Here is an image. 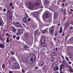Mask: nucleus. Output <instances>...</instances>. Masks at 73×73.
Here are the masks:
<instances>
[{"instance_id":"1","label":"nucleus","mask_w":73,"mask_h":73,"mask_svg":"<svg viewBox=\"0 0 73 73\" xmlns=\"http://www.w3.org/2000/svg\"><path fill=\"white\" fill-rule=\"evenodd\" d=\"M20 67L19 64L17 63H14L12 67V69H19Z\"/></svg>"},{"instance_id":"2","label":"nucleus","mask_w":73,"mask_h":73,"mask_svg":"<svg viewBox=\"0 0 73 73\" xmlns=\"http://www.w3.org/2000/svg\"><path fill=\"white\" fill-rule=\"evenodd\" d=\"M27 4L29 5V7L31 9H33L34 8V5L32 4V2L30 1L28 2Z\"/></svg>"},{"instance_id":"3","label":"nucleus","mask_w":73,"mask_h":73,"mask_svg":"<svg viewBox=\"0 0 73 73\" xmlns=\"http://www.w3.org/2000/svg\"><path fill=\"white\" fill-rule=\"evenodd\" d=\"M42 17L44 18H49V19H52V16H50V15H49L48 13H46L45 15H43L42 16Z\"/></svg>"},{"instance_id":"4","label":"nucleus","mask_w":73,"mask_h":73,"mask_svg":"<svg viewBox=\"0 0 73 73\" xmlns=\"http://www.w3.org/2000/svg\"><path fill=\"white\" fill-rule=\"evenodd\" d=\"M54 33V26H52L50 29V33L51 35Z\"/></svg>"},{"instance_id":"5","label":"nucleus","mask_w":73,"mask_h":73,"mask_svg":"<svg viewBox=\"0 0 73 73\" xmlns=\"http://www.w3.org/2000/svg\"><path fill=\"white\" fill-rule=\"evenodd\" d=\"M34 16L35 18L36 19H39V16H38V14L37 12H35L34 13Z\"/></svg>"},{"instance_id":"6","label":"nucleus","mask_w":73,"mask_h":73,"mask_svg":"<svg viewBox=\"0 0 73 73\" xmlns=\"http://www.w3.org/2000/svg\"><path fill=\"white\" fill-rule=\"evenodd\" d=\"M60 71H61L62 70V69L65 68V65L64 64H62L60 66Z\"/></svg>"},{"instance_id":"7","label":"nucleus","mask_w":73,"mask_h":73,"mask_svg":"<svg viewBox=\"0 0 73 73\" xmlns=\"http://www.w3.org/2000/svg\"><path fill=\"white\" fill-rule=\"evenodd\" d=\"M11 29L13 32H16L17 30L15 28V27L13 26L11 27Z\"/></svg>"},{"instance_id":"8","label":"nucleus","mask_w":73,"mask_h":73,"mask_svg":"<svg viewBox=\"0 0 73 73\" xmlns=\"http://www.w3.org/2000/svg\"><path fill=\"white\" fill-rule=\"evenodd\" d=\"M29 36V33L28 32H26L24 34V36L25 38H27Z\"/></svg>"},{"instance_id":"9","label":"nucleus","mask_w":73,"mask_h":73,"mask_svg":"<svg viewBox=\"0 0 73 73\" xmlns=\"http://www.w3.org/2000/svg\"><path fill=\"white\" fill-rule=\"evenodd\" d=\"M4 24V23L2 19H0V26H2Z\"/></svg>"},{"instance_id":"10","label":"nucleus","mask_w":73,"mask_h":73,"mask_svg":"<svg viewBox=\"0 0 73 73\" xmlns=\"http://www.w3.org/2000/svg\"><path fill=\"white\" fill-rule=\"evenodd\" d=\"M11 11V9H9L7 11V13L9 14V15H12V13L10 12Z\"/></svg>"},{"instance_id":"11","label":"nucleus","mask_w":73,"mask_h":73,"mask_svg":"<svg viewBox=\"0 0 73 73\" xmlns=\"http://www.w3.org/2000/svg\"><path fill=\"white\" fill-rule=\"evenodd\" d=\"M57 62H55L54 63L53 66V68H58V67H57Z\"/></svg>"},{"instance_id":"12","label":"nucleus","mask_w":73,"mask_h":73,"mask_svg":"<svg viewBox=\"0 0 73 73\" xmlns=\"http://www.w3.org/2000/svg\"><path fill=\"white\" fill-rule=\"evenodd\" d=\"M57 15H58V13L57 12H55L54 13V18L55 19H57Z\"/></svg>"},{"instance_id":"13","label":"nucleus","mask_w":73,"mask_h":73,"mask_svg":"<svg viewBox=\"0 0 73 73\" xmlns=\"http://www.w3.org/2000/svg\"><path fill=\"white\" fill-rule=\"evenodd\" d=\"M44 64V62H41L39 63V65L40 66H43Z\"/></svg>"},{"instance_id":"14","label":"nucleus","mask_w":73,"mask_h":73,"mask_svg":"<svg viewBox=\"0 0 73 73\" xmlns=\"http://www.w3.org/2000/svg\"><path fill=\"white\" fill-rule=\"evenodd\" d=\"M35 5H36V7H38L40 5V3L38 2H36L34 4Z\"/></svg>"},{"instance_id":"15","label":"nucleus","mask_w":73,"mask_h":73,"mask_svg":"<svg viewBox=\"0 0 73 73\" xmlns=\"http://www.w3.org/2000/svg\"><path fill=\"white\" fill-rule=\"evenodd\" d=\"M46 45L47 44L46 43H42L41 44L42 46L43 47H45L46 46Z\"/></svg>"},{"instance_id":"16","label":"nucleus","mask_w":73,"mask_h":73,"mask_svg":"<svg viewBox=\"0 0 73 73\" xmlns=\"http://www.w3.org/2000/svg\"><path fill=\"white\" fill-rule=\"evenodd\" d=\"M19 22H17L15 23V26L16 27H18V26L19 25Z\"/></svg>"},{"instance_id":"17","label":"nucleus","mask_w":73,"mask_h":73,"mask_svg":"<svg viewBox=\"0 0 73 73\" xmlns=\"http://www.w3.org/2000/svg\"><path fill=\"white\" fill-rule=\"evenodd\" d=\"M0 45L1 48H2V49H4V47H5V46H4V45L3 44H0Z\"/></svg>"},{"instance_id":"18","label":"nucleus","mask_w":73,"mask_h":73,"mask_svg":"<svg viewBox=\"0 0 73 73\" xmlns=\"http://www.w3.org/2000/svg\"><path fill=\"white\" fill-rule=\"evenodd\" d=\"M58 67H54L53 70H54V71H56V70H58Z\"/></svg>"},{"instance_id":"19","label":"nucleus","mask_w":73,"mask_h":73,"mask_svg":"<svg viewBox=\"0 0 73 73\" xmlns=\"http://www.w3.org/2000/svg\"><path fill=\"white\" fill-rule=\"evenodd\" d=\"M18 32V33H19V35L22 34V33H23V31L21 30H19Z\"/></svg>"},{"instance_id":"20","label":"nucleus","mask_w":73,"mask_h":73,"mask_svg":"<svg viewBox=\"0 0 73 73\" xmlns=\"http://www.w3.org/2000/svg\"><path fill=\"white\" fill-rule=\"evenodd\" d=\"M66 68H69V69H72V68L69 65H67L66 66Z\"/></svg>"},{"instance_id":"21","label":"nucleus","mask_w":73,"mask_h":73,"mask_svg":"<svg viewBox=\"0 0 73 73\" xmlns=\"http://www.w3.org/2000/svg\"><path fill=\"white\" fill-rule=\"evenodd\" d=\"M41 41L42 43H44V42H45V39L43 38L41 39Z\"/></svg>"},{"instance_id":"22","label":"nucleus","mask_w":73,"mask_h":73,"mask_svg":"<svg viewBox=\"0 0 73 73\" xmlns=\"http://www.w3.org/2000/svg\"><path fill=\"white\" fill-rule=\"evenodd\" d=\"M63 13L65 15H66V9H64L63 10Z\"/></svg>"},{"instance_id":"23","label":"nucleus","mask_w":73,"mask_h":73,"mask_svg":"<svg viewBox=\"0 0 73 73\" xmlns=\"http://www.w3.org/2000/svg\"><path fill=\"white\" fill-rule=\"evenodd\" d=\"M25 17L24 19H27L28 18V15L27 13H25Z\"/></svg>"},{"instance_id":"24","label":"nucleus","mask_w":73,"mask_h":73,"mask_svg":"<svg viewBox=\"0 0 73 73\" xmlns=\"http://www.w3.org/2000/svg\"><path fill=\"white\" fill-rule=\"evenodd\" d=\"M38 33H37V31H35L34 32V35L35 36H37Z\"/></svg>"},{"instance_id":"25","label":"nucleus","mask_w":73,"mask_h":73,"mask_svg":"<svg viewBox=\"0 0 73 73\" xmlns=\"http://www.w3.org/2000/svg\"><path fill=\"white\" fill-rule=\"evenodd\" d=\"M51 55L52 56H56V54L54 52H52L51 53Z\"/></svg>"},{"instance_id":"26","label":"nucleus","mask_w":73,"mask_h":73,"mask_svg":"<svg viewBox=\"0 0 73 73\" xmlns=\"http://www.w3.org/2000/svg\"><path fill=\"white\" fill-rule=\"evenodd\" d=\"M68 25H69V24H68L67 23H66V25H65V28L66 29V28L67 27H68Z\"/></svg>"},{"instance_id":"27","label":"nucleus","mask_w":73,"mask_h":73,"mask_svg":"<svg viewBox=\"0 0 73 73\" xmlns=\"http://www.w3.org/2000/svg\"><path fill=\"white\" fill-rule=\"evenodd\" d=\"M62 27H60V30L59 33H61V32H62Z\"/></svg>"},{"instance_id":"28","label":"nucleus","mask_w":73,"mask_h":73,"mask_svg":"<svg viewBox=\"0 0 73 73\" xmlns=\"http://www.w3.org/2000/svg\"><path fill=\"white\" fill-rule=\"evenodd\" d=\"M18 28H23V27L21 25L19 24V25L18 26Z\"/></svg>"},{"instance_id":"29","label":"nucleus","mask_w":73,"mask_h":73,"mask_svg":"<svg viewBox=\"0 0 73 73\" xmlns=\"http://www.w3.org/2000/svg\"><path fill=\"white\" fill-rule=\"evenodd\" d=\"M23 21L24 22V23H27V19H23Z\"/></svg>"},{"instance_id":"30","label":"nucleus","mask_w":73,"mask_h":73,"mask_svg":"<svg viewBox=\"0 0 73 73\" xmlns=\"http://www.w3.org/2000/svg\"><path fill=\"white\" fill-rule=\"evenodd\" d=\"M6 36L7 37H9L10 36V35L8 33H7L6 34Z\"/></svg>"},{"instance_id":"31","label":"nucleus","mask_w":73,"mask_h":73,"mask_svg":"<svg viewBox=\"0 0 73 73\" xmlns=\"http://www.w3.org/2000/svg\"><path fill=\"white\" fill-rule=\"evenodd\" d=\"M53 60H54V58L53 57L50 58V60H51V61H53Z\"/></svg>"},{"instance_id":"32","label":"nucleus","mask_w":73,"mask_h":73,"mask_svg":"<svg viewBox=\"0 0 73 73\" xmlns=\"http://www.w3.org/2000/svg\"><path fill=\"white\" fill-rule=\"evenodd\" d=\"M46 32V30H44L42 31L43 33H45Z\"/></svg>"},{"instance_id":"33","label":"nucleus","mask_w":73,"mask_h":73,"mask_svg":"<svg viewBox=\"0 0 73 73\" xmlns=\"http://www.w3.org/2000/svg\"><path fill=\"white\" fill-rule=\"evenodd\" d=\"M69 30H72V29H73V28L72 27H70L69 28Z\"/></svg>"},{"instance_id":"34","label":"nucleus","mask_w":73,"mask_h":73,"mask_svg":"<svg viewBox=\"0 0 73 73\" xmlns=\"http://www.w3.org/2000/svg\"><path fill=\"white\" fill-rule=\"evenodd\" d=\"M66 59L67 61L69 60V58H68L67 57H66Z\"/></svg>"},{"instance_id":"35","label":"nucleus","mask_w":73,"mask_h":73,"mask_svg":"<svg viewBox=\"0 0 73 73\" xmlns=\"http://www.w3.org/2000/svg\"><path fill=\"white\" fill-rule=\"evenodd\" d=\"M6 39H7V40H6L7 42H9V39L8 38H6Z\"/></svg>"},{"instance_id":"36","label":"nucleus","mask_w":73,"mask_h":73,"mask_svg":"<svg viewBox=\"0 0 73 73\" xmlns=\"http://www.w3.org/2000/svg\"><path fill=\"white\" fill-rule=\"evenodd\" d=\"M12 14L11 15H9V19H12Z\"/></svg>"},{"instance_id":"37","label":"nucleus","mask_w":73,"mask_h":73,"mask_svg":"<svg viewBox=\"0 0 73 73\" xmlns=\"http://www.w3.org/2000/svg\"><path fill=\"white\" fill-rule=\"evenodd\" d=\"M72 70H73V69H72H72H69V71L71 72H73V71Z\"/></svg>"},{"instance_id":"38","label":"nucleus","mask_w":73,"mask_h":73,"mask_svg":"<svg viewBox=\"0 0 73 73\" xmlns=\"http://www.w3.org/2000/svg\"><path fill=\"white\" fill-rule=\"evenodd\" d=\"M70 41L71 42L73 43V37H72L70 40Z\"/></svg>"},{"instance_id":"39","label":"nucleus","mask_w":73,"mask_h":73,"mask_svg":"<svg viewBox=\"0 0 73 73\" xmlns=\"http://www.w3.org/2000/svg\"><path fill=\"white\" fill-rule=\"evenodd\" d=\"M28 61L29 63H31V60H30V59H29Z\"/></svg>"},{"instance_id":"40","label":"nucleus","mask_w":73,"mask_h":73,"mask_svg":"<svg viewBox=\"0 0 73 73\" xmlns=\"http://www.w3.org/2000/svg\"><path fill=\"white\" fill-rule=\"evenodd\" d=\"M11 54H12L13 55V54H15V52H12L11 53Z\"/></svg>"},{"instance_id":"41","label":"nucleus","mask_w":73,"mask_h":73,"mask_svg":"<svg viewBox=\"0 0 73 73\" xmlns=\"http://www.w3.org/2000/svg\"><path fill=\"white\" fill-rule=\"evenodd\" d=\"M66 0H61V3H64Z\"/></svg>"},{"instance_id":"42","label":"nucleus","mask_w":73,"mask_h":73,"mask_svg":"<svg viewBox=\"0 0 73 73\" xmlns=\"http://www.w3.org/2000/svg\"><path fill=\"white\" fill-rule=\"evenodd\" d=\"M55 36H57V32H55L54 34Z\"/></svg>"},{"instance_id":"43","label":"nucleus","mask_w":73,"mask_h":73,"mask_svg":"<svg viewBox=\"0 0 73 73\" xmlns=\"http://www.w3.org/2000/svg\"><path fill=\"white\" fill-rule=\"evenodd\" d=\"M5 66V65L4 64H3L2 65V68H4V67Z\"/></svg>"},{"instance_id":"44","label":"nucleus","mask_w":73,"mask_h":73,"mask_svg":"<svg viewBox=\"0 0 73 73\" xmlns=\"http://www.w3.org/2000/svg\"><path fill=\"white\" fill-rule=\"evenodd\" d=\"M24 48H28V46L26 45H25L24 46Z\"/></svg>"},{"instance_id":"45","label":"nucleus","mask_w":73,"mask_h":73,"mask_svg":"<svg viewBox=\"0 0 73 73\" xmlns=\"http://www.w3.org/2000/svg\"><path fill=\"white\" fill-rule=\"evenodd\" d=\"M68 64H72V62H70V61H69L68 62Z\"/></svg>"},{"instance_id":"46","label":"nucleus","mask_w":73,"mask_h":73,"mask_svg":"<svg viewBox=\"0 0 73 73\" xmlns=\"http://www.w3.org/2000/svg\"><path fill=\"white\" fill-rule=\"evenodd\" d=\"M17 40H19V39H20V37L18 36L16 38Z\"/></svg>"},{"instance_id":"47","label":"nucleus","mask_w":73,"mask_h":73,"mask_svg":"<svg viewBox=\"0 0 73 73\" xmlns=\"http://www.w3.org/2000/svg\"><path fill=\"white\" fill-rule=\"evenodd\" d=\"M62 62L63 64H66V61H63Z\"/></svg>"},{"instance_id":"48","label":"nucleus","mask_w":73,"mask_h":73,"mask_svg":"<svg viewBox=\"0 0 73 73\" xmlns=\"http://www.w3.org/2000/svg\"><path fill=\"white\" fill-rule=\"evenodd\" d=\"M13 3H10L9 4L10 6H12V5Z\"/></svg>"},{"instance_id":"49","label":"nucleus","mask_w":73,"mask_h":73,"mask_svg":"<svg viewBox=\"0 0 73 73\" xmlns=\"http://www.w3.org/2000/svg\"><path fill=\"white\" fill-rule=\"evenodd\" d=\"M22 24L23 27H25V24H24L23 23H22Z\"/></svg>"},{"instance_id":"50","label":"nucleus","mask_w":73,"mask_h":73,"mask_svg":"<svg viewBox=\"0 0 73 73\" xmlns=\"http://www.w3.org/2000/svg\"><path fill=\"white\" fill-rule=\"evenodd\" d=\"M10 21V19H7V21H8L9 22Z\"/></svg>"},{"instance_id":"51","label":"nucleus","mask_w":73,"mask_h":73,"mask_svg":"<svg viewBox=\"0 0 73 73\" xmlns=\"http://www.w3.org/2000/svg\"><path fill=\"white\" fill-rule=\"evenodd\" d=\"M28 21H30L31 20V19H27Z\"/></svg>"},{"instance_id":"52","label":"nucleus","mask_w":73,"mask_h":73,"mask_svg":"<svg viewBox=\"0 0 73 73\" xmlns=\"http://www.w3.org/2000/svg\"><path fill=\"white\" fill-rule=\"evenodd\" d=\"M15 37H16V35H14L13 36V38H15Z\"/></svg>"},{"instance_id":"53","label":"nucleus","mask_w":73,"mask_h":73,"mask_svg":"<svg viewBox=\"0 0 73 73\" xmlns=\"http://www.w3.org/2000/svg\"><path fill=\"white\" fill-rule=\"evenodd\" d=\"M3 11L4 12H6V9H4L3 10Z\"/></svg>"},{"instance_id":"54","label":"nucleus","mask_w":73,"mask_h":73,"mask_svg":"<svg viewBox=\"0 0 73 73\" xmlns=\"http://www.w3.org/2000/svg\"><path fill=\"white\" fill-rule=\"evenodd\" d=\"M22 72L23 73H24V72H25V71H24V70H23V69H22Z\"/></svg>"},{"instance_id":"55","label":"nucleus","mask_w":73,"mask_h":73,"mask_svg":"<svg viewBox=\"0 0 73 73\" xmlns=\"http://www.w3.org/2000/svg\"><path fill=\"white\" fill-rule=\"evenodd\" d=\"M9 73H13V71H10L9 72Z\"/></svg>"},{"instance_id":"56","label":"nucleus","mask_w":73,"mask_h":73,"mask_svg":"<svg viewBox=\"0 0 73 73\" xmlns=\"http://www.w3.org/2000/svg\"><path fill=\"white\" fill-rule=\"evenodd\" d=\"M53 73H59L57 72H54Z\"/></svg>"},{"instance_id":"57","label":"nucleus","mask_w":73,"mask_h":73,"mask_svg":"<svg viewBox=\"0 0 73 73\" xmlns=\"http://www.w3.org/2000/svg\"><path fill=\"white\" fill-rule=\"evenodd\" d=\"M19 32H18V33L17 34V36H18V35H19Z\"/></svg>"},{"instance_id":"58","label":"nucleus","mask_w":73,"mask_h":73,"mask_svg":"<svg viewBox=\"0 0 73 73\" xmlns=\"http://www.w3.org/2000/svg\"><path fill=\"white\" fill-rule=\"evenodd\" d=\"M43 7H44L43 6H42L40 7V8H43Z\"/></svg>"},{"instance_id":"59","label":"nucleus","mask_w":73,"mask_h":73,"mask_svg":"<svg viewBox=\"0 0 73 73\" xmlns=\"http://www.w3.org/2000/svg\"><path fill=\"white\" fill-rule=\"evenodd\" d=\"M62 5H63V7H64V3H62Z\"/></svg>"},{"instance_id":"60","label":"nucleus","mask_w":73,"mask_h":73,"mask_svg":"<svg viewBox=\"0 0 73 73\" xmlns=\"http://www.w3.org/2000/svg\"><path fill=\"white\" fill-rule=\"evenodd\" d=\"M68 38V37H66V38H65V40H67V38Z\"/></svg>"},{"instance_id":"61","label":"nucleus","mask_w":73,"mask_h":73,"mask_svg":"<svg viewBox=\"0 0 73 73\" xmlns=\"http://www.w3.org/2000/svg\"><path fill=\"white\" fill-rule=\"evenodd\" d=\"M70 11H71L72 12H73V10L72 9H71L70 10Z\"/></svg>"},{"instance_id":"62","label":"nucleus","mask_w":73,"mask_h":73,"mask_svg":"<svg viewBox=\"0 0 73 73\" xmlns=\"http://www.w3.org/2000/svg\"><path fill=\"white\" fill-rule=\"evenodd\" d=\"M57 42H60V40H57Z\"/></svg>"},{"instance_id":"63","label":"nucleus","mask_w":73,"mask_h":73,"mask_svg":"<svg viewBox=\"0 0 73 73\" xmlns=\"http://www.w3.org/2000/svg\"><path fill=\"white\" fill-rule=\"evenodd\" d=\"M15 8V7H14V6H13V7L12 8V9H14Z\"/></svg>"},{"instance_id":"64","label":"nucleus","mask_w":73,"mask_h":73,"mask_svg":"<svg viewBox=\"0 0 73 73\" xmlns=\"http://www.w3.org/2000/svg\"><path fill=\"white\" fill-rule=\"evenodd\" d=\"M35 69H37V67H35Z\"/></svg>"}]
</instances>
